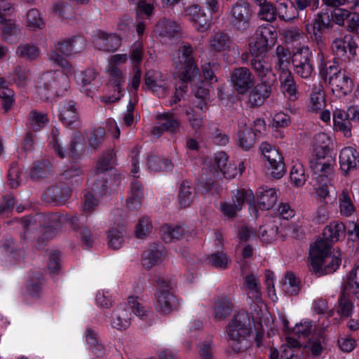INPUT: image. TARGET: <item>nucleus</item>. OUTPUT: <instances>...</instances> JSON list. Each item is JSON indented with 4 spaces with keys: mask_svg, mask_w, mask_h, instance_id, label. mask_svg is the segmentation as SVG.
I'll use <instances>...</instances> for the list:
<instances>
[{
    "mask_svg": "<svg viewBox=\"0 0 359 359\" xmlns=\"http://www.w3.org/2000/svg\"><path fill=\"white\" fill-rule=\"evenodd\" d=\"M158 118L162 122L161 126L155 127L152 131L154 136H159L164 130L171 133L176 132L180 126L179 121L172 115L168 113L161 114Z\"/></svg>",
    "mask_w": 359,
    "mask_h": 359,
    "instance_id": "cd10ccee",
    "label": "nucleus"
},
{
    "mask_svg": "<svg viewBox=\"0 0 359 359\" xmlns=\"http://www.w3.org/2000/svg\"><path fill=\"white\" fill-rule=\"evenodd\" d=\"M339 210L340 214L346 217H351L356 212L351 196L346 189L343 190L339 196Z\"/></svg>",
    "mask_w": 359,
    "mask_h": 359,
    "instance_id": "2f4dec72",
    "label": "nucleus"
},
{
    "mask_svg": "<svg viewBox=\"0 0 359 359\" xmlns=\"http://www.w3.org/2000/svg\"><path fill=\"white\" fill-rule=\"evenodd\" d=\"M262 151L265 159V165L270 175L274 178L283 177L285 174V167L278 151L265 144H262Z\"/></svg>",
    "mask_w": 359,
    "mask_h": 359,
    "instance_id": "9b49d317",
    "label": "nucleus"
},
{
    "mask_svg": "<svg viewBox=\"0 0 359 359\" xmlns=\"http://www.w3.org/2000/svg\"><path fill=\"white\" fill-rule=\"evenodd\" d=\"M332 143L330 136L325 133L316 134L313 139V154L317 156H330V145Z\"/></svg>",
    "mask_w": 359,
    "mask_h": 359,
    "instance_id": "c756f323",
    "label": "nucleus"
},
{
    "mask_svg": "<svg viewBox=\"0 0 359 359\" xmlns=\"http://www.w3.org/2000/svg\"><path fill=\"white\" fill-rule=\"evenodd\" d=\"M263 53L252 54L251 65L262 83L269 84L275 81L271 67Z\"/></svg>",
    "mask_w": 359,
    "mask_h": 359,
    "instance_id": "2eb2a0df",
    "label": "nucleus"
},
{
    "mask_svg": "<svg viewBox=\"0 0 359 359\" xmlns=\"http://www.w3.org/2000/svg\"><path fill=\"white\" fill-rule=\"evenodd\" d=\"M85 143L83 135L76 133L70 140V145L68 148L64 147L63 141L60 137L57 129H53L50 135V144L56 154L60 158H65L71 156L74 158L79 151L81 150Z\"/></svg>",
    "mask_w": 359,
    "mask_h": 359,
    "instance_id": "0eeeda50",
    "label": "nucleus"
},
{
    "mask_svg": "<svg viewBox=\"0 0 359 359\" xmlns=\"http://www.w3.org/2000/svg\"><path fill=\"white\" fill-rule=\"evenodd\" d=\"M121 40L116 34H108L102 31H97L93 35L94 46L99 50L113 51L121 46Z\"/></svg>",
    "mask_w": 359,
    "mask_h": 359,
    "instance_id": "aec40b11",
    "label": "nucleus"
},
{
    "mask_svg": "<svg viewBox=\"0 0 359 359\" xmlns=\"http://www.w3.org/2000/svg\"><path fill=\"white\" fill-rule=\"evenodd\" d=\"M142 198V184L138 181L133 182L130 192L126 201L127 207L131 210H137L141 205Z\"/></svg>",
    "mask_w": 359,
    "mask_h": 359,
    "instance_id": "f704fd0d",
    "label": "nucleus"
},
{
    "mask_svg": "<svg viewBox=\"0 0 359 359\" xmlns=\"http://www.w3.org/2000/svg\"><path fill=\"white\" fill-rule=\"evenodd\" d=\"M129 309L141 318L147 316L148 311L142 306L133 297H130L128 300Z\"/></svg>",
    "mask_w": 359,
    "mask_h": 359,
    "instance_id": "338daca9",
    "label": "nucleus"
},
{
    "mask_svg": "<svg viewBox=\"0 0 359 359\" xmlns=\"http://www.w3.org/2000/svg\"><path fill=\"white\" fill-rule=\"evenodd\" d=\"M228 156L224 152H220L215 155L213 161L210 167V172L215 175L219 172H222L228 165Z\"/></svg>",
    "mask_w": 359,
    "mask_h": 359,
    "instance_id": "5fc2aeb1",
    "label": "nucleus"
},
{
    "mask_svg": "<svg viewBox=\"0 0 359 359\" xmlns=\"http://www.w3.org/2000/svg\"><path fill=\"white\" fill-rule=\"evenodd\" d=\"M125 234L126 229L123 226L112 229L107 235L109 246L115 250L120 248L124 243Z\"/></svg>",
    "mask_w": 359,
    "mask_h": 359,
    "instance_id": "49530a36",
    "label": "nucleus"
},
{
    "mask_svg": "<svg viewBox=\"0 0 359 359\" xmlns=\"http://www.w3.org/2000/svg\"><path fill=\"white\" fill-rule=\"evenodd\" d=\"M83 46L84 41L81 38L76 37L64 40L58 43L56 50L50 54L49 59L55 65L62 67L64 74H71L74 72V67L60 53L69 56L79 52Z\"/></svg>",
    "mask_w": 359,
    "mask_h": 359,
    "instance_id": "423d86ee",
    "label": "nucleus"
},
{
    "mask_svg": "<svg viewBox=\"0 0 359 359\" xmlns=\"http://www.w3.org/2000/svg\"><path fill=\"white\" fill-rule=\"evenodd\" d=\"M60 120L67 125H71L77 120L78 115L73 102L65 103L60 108Z\"/></svg>",
    "mask_w": 359,
    "mask_h": 359,
    "instance_id": "79ce46f5",
    "label": "nucleus"
},
{
    "mask_svg": "<svg viewBox=\"0 0 359 359\" xmlns=\"http://www.w3.org/2000/svg\"><path fill=\"white\" fill-rule=\"evenodd\" d=\"M128 60L126 54H117L111 57L109 62L108 73L110 82L114 88V90L118 93L121 92V85L123 82L124 79L120 69L116 67L118 65L126 62Z\"/></svg>",
    "mask_w": 359,
    "mask_h": 359,
    "instance_id": "6ab92c4d",
    "label": "nucleus"
},
{
    "mask_svg": "<svg viewBox=\"0 0 359 359\" xmlns=\"http://www.w3.org/2000/svg\"><path fill=\"white\" fill-rule=\"evenodd\" d=\"M312 330V323L308 320H302L297 323L292 329V333L300 337H306Z\"/></svg>",
    "mask_w": 359,
    "mask_h": 359,
    "instance_id": "052dcab7",
    "label": "nucleus"
},
{
    "mask_svg": "<svg viewBox=\"0 0 359 359\" xmlns=\"http://www.w3.org/2000/svg\"><path fill=\"white\" fill-rule=\"evenodd\" d=\"M27 26L32 29H41L45 22L40 13L36 9H31L27 14Z\"/></svg>",
    "mask_w": 359,
    "mask_h": 359,
    "instance_id": "6e6d98bb",
    "label": "nucleus"
},
{
    "mask_svg": "<svg viewBox=\"0 0 359 359\" xmlns=\"http://www.w3.org/2000/svg\"><path fill=\"white\" fill-rule=\"evenodd\" d=\"M326 347V340L323 335L313 336L305 346L314 356H319Z\"/></svg>",
    "mask_w": 359,
    "mask_h": 359,
    "instance_id": "ea45409f",
    "label": "nucleus"
},
{
    "mask_svg": "<svg viewBox=\"0 0 359 359\" xmlns=\"http://www.w3.org/2000/svg\"><path fill=\"white\" fill-rule=\"evenodd\" d=\"M334 160L331 156L311 155L310 158V167L316 178L323 184L324 181L330 182L334 175Z\"/></svg>",
    "mask_w": 359,
    "mask_h": 359,
    "instance_id": "1a4fd4ad",
    "label": "nucleus"
},
{
    "mask_svg": "<svg viewBox=\"0 0 359 359\" xmlns=\"http://www.w3.org/2000/svg\"><path fill=\"white\" fill-rule=\"evenodd\" d=\"M311 268L318 276L336 271L341 264V253L339 250H331L327 241L319 239L315 241L310 249Z\"/></svg>",
    "mask_w": 359,
    "mask_h": 359,
    "instance_id": "f257e3e1",
    "label": "nucleus"
},
{
    "mask_svg": "<svg viewBox=\"0 0 359 359\" xmlns=\"http://www.w3.org/2000/svg\"><path fill=\"white\" fill-rule=\"evenodd\" d=\"M166 257V250L161 245L152 244L142 255V266L147 269L161 264Z\"/></svg>",
    "mask_w": 359,
    "mask_h": 359,
    "instance_id": "a211bd4d",
    "label": "nucleus"
},
{
    "mask_svg": "<svg viewBox=\"0 0 359 359\" xmlns=\"http://www.w3.org/2000/svg\"><path fill=\"white\" fill-rule=\"evenodd\" d=\"M256 134L250 126L243 125L240 126L238 134V144L243 149H250L256 141Z\"/></svg>",
    "mask_w": 359,
    "mask_h": 359,
    "instance_id": "7c9ffc66",
    "label": "nucleus"
},
{
    "mask_svg": "<svg viewBox=\"0 0 359 359\" xmlns=\"http://www.w3.org/2000/svg\"><path fill=\"white\" fill-rule=\"evenodd\" d=\"M271 93L270 85L262 83L255 86L250 93L246 102L250 107L259 106L269 97Z\"/></svg>",
    "mask_w": 359,
    "mask_h": 359,
    "instance_id": "393cba45",
    "label": "nucleus"
},
{
    "mask_svg": "<svg viewBox=\"0 0 359 359\" xmlns=\"http://www.w3.org/2000/svg\"><path fill=\"white\" fill-rule=\"evenodd\" d=\"M144 85L158 97H163L167 93L168 84L165 76L158 71L147 72L144 79Z\"/></svg>",
    "mask_w": 359,
    "mask_h": 359,
    "instance_id": "dca6fc26",
    "label": "nucleus"
},
{
    "mask_svg": "<svg viewBox=\"0 0 359 359\" xmlns=\"http://www.w3.org/2000/svg\"><path fill=\"white\" fill-rule=\"evenodd\" d=\"M327 28L328 22L325 20L323 15L321 14H318L312 25H306L307 32L309 34H313L316 39L320 38V36L318 35V33L325 31Z\"/></svg>",
    "mask_w": 359,
    "mask_h": 359,
    "instance_id": "603ef678",
    "label": "nucleus"
},
{
    "mask_svg": "<svg viewBox=\"0 0 359 359\" xmlns=\"http://www.w3.org/2000/svg\"><path fill=\"white\" fill-rule=\"evenodd\" d=\"M149 168L154 172L169 171L172 169V163L156 156H150L147 159Z\"/></svg>",
    "mask_w": 359,
    "mask_h": 359,
    "instance_id": "8fccbe9b",
    "label": "nucleus"
},
{
    "mask_svg": "<svg viewBox=\"0 0 359 359\" xmlns=\"http://www.w3.org/2000/svg\"><path fill=\"white\" fill-rule=\"evenodd\" d=\"M192 53L191 46H184L175 54V74L183 81H194L199 74Z\"/></svg>",
    "mask_w": 359,
    "mask_h": 359,
    "instance_id": "39448f33",
    "label": "nucleus"
},
{
    "mask_svg": "<svg viewBox=\"0 0 359 359\" xmlns=\"http://www.w3.org/2000/svg\"><path fill=\"white\" fill-rule=\"evenodd\" d=\"M340 168L345 174L356 169L359 166V154L352 147L343 148L339 154Z\"/></svg>",
    "mask_w": 359,
    "mask_h": 359,
    "instance_id": "412c9836",
    "label": "nucleus"
},
{
    "mask_svg": "<svg viewBox=\"0 0 359 359\" xmlns=\"http://www.w3.org/2000/svg\"><path fill=\"white\" fill-rule=\"evenodd\" d=\"M282 290L288 295H296L300 290V280L292 273H287L285 276Z\"/></svg>",
    "mask_w": 359,
    "mask_h": 359,
    "instance_id": "58836bf2",
    "label": "nucleus"
},
{
    "mask_svg": "<svg viewBox=\"0 0 359 359\" xmlns=\"http://www.w3.org/2000/svg\"><path fill=\"white\" fill-rule=\"evenodd\" d=\"M47 122L46 116L36 111H32L29 116V126L31 129L36 130L43 128Z\"/></svg>",
    "mask_w": 359,
    "mask_h": 359,
    "instance_id": "13d9d810",
    "label": "nucleus"
},
{
    "mask_svg": "<svg viewBox=\"0 0 359 359\" xmlns=\"http://www.w3.org/2000/svg\"><path fill=\"white\" fill-rule=\"evenodd\" d=\"M276 13L273 6L269 2L259 8L258 15L262 20L273 22L276 20Z\"/></svg>",
    "mask_w": 359,
    "mask_h": 359,
    "instance_id": "0e129e2a",
    "label": "nucleus"
},
{
    "mask_svg": "<svg viewBox=\"0 0 359 359\" xmlns=\"http://www.w3.org/2000/svg\"><path fill=\"white\" fill-rule=\"evenodd\" d=\"M276 14L281 20L291 21L297 15V11L292 2L284 1L277 5Z\"/></svg>",
    "mask_w": 359,
    "mask_h": 359,
    "instance_id": "e433bc0d",
    "label": "nucleus"
},
{
    "mask_svg": "<svg viewBox=\"0 0 359 359\" xmlns=\"http://www.w3.org/2000/svg\"><path fill=\"white\" fill-rule=\"evenodd\" d=\"M195 198L194 187L188 182H183L179 193V203L181 207L187 208L191 205Z\"/></svg>",
    "mask_w": 359,
    "mask_h": 359,
    "instance_id": "4c0bfd02",
    "label": "nucleus"
},
{
    "mask_svg": "<svg viewBox=\"0 0 359 359\" xmlns=\"http://www.w3.org/2000/svg\"><path fill=\"white\" fill-rule=\"evenodd\" d=\"M253 320L246 312L235 315L226 327L227 339L235 351L241 349L240 344L252 333Z\"/></svg>",
    "mask_w": 359,
    "mask_h": 359,
    "instance_id": "7ed1b4c3",
    "label": "nucleus"
},
{
    "mask_svg": "<svg viewBox=\"0 0 359 359\" xmlns=\"http://www.w3.org/2000/svg\"><path fill=\"white\" fill-rule=\"evenodd\" d=\"M325 98L320 86H315L310 95L309 108L313 112H317L324 108Z\"/></svg>",
    "mask_w": 359,
    "mask_h": 359,
    "instance_id": "c9c22d12",
    "label": "nucleus"
},
{
    "mask_svg": "<svg viewBox=\"0 0 359 359\" xmlns=\"http://www.w3.org/2000/svg\"><path fill=\"white\" fill-rule=\"evenodd\" d=\"M350 10L347 7L346 8H342L337 6L332 12V20L339 25H344L345 20H348V17L351 15V12Z\"/></svg>",
    "mask_w": 359,
    "mask_h": 359,
    "instance_id": "e2e57ef3",
    "label": "nucleus"
},
{
    "mask_svg": "<svg viewBox=\"0 0 359 359\" xmlns=\"http://www.w3.org/2000/svg\"><path fill=\"white\" fill-rule=\"evenodd\" d=\"M278 198V192L275 189H262L257 196V206L262 210H269L276 203Z\"/></svg>",
    "mask_w": 359,
    "mask_h": 359,
    "instance_id": "bb28decb",
    "label": "nucleus"
},
{
    "mask_svg": "<svg viewBox=\"0 0 359 359\" xmlns=\"http://www.w3.org/2000/svg\"><path fill=\"white\" fill-rule=\"evenodd\" d=\"M231 81L239 94H245L254 86L255 77L250 71L245 67L235 69L231 74Z\"/></svg>",
    "mask_w": 359,
    "mask_h": 359,
    "instance_id": "ddd939ff",
    "label": "nucleus"
},
{
    "mask_svg": "<svg viewBox=\"0 0 359 359\" xmlns=\"http://www.w3.org/2000/svg\"><path fill=\"white\" fill-rule=\"evenodd\" d=\"M345 225L340 222H333L327 225L323 232L325 239L332 242L339 241L345 236Z\"/></svg>",
    "mask_w": 359,
    "mask_h": 359,
    "instance_id": "72a5a7b5",
    "label": "nucleus"
},
{
    "mask_svg": "<svg viewBox=\"0 0 359 359\" xmlns=\"http://www.w3.org/2000/svg\"><path fill=\"white\" fill-rule=\"evenodd\" d=\"M155 32L159 36L171 37L178 32V26L175 22L163 20L156 25Z\"/></svg>",
    "mask_w": 359,
    "mask_h": 359,
    "instance_id": "a18cd8bd",
    "label": "nucleus"
},
{
    "mask_svg": "<svg viewBox=\"0 0 359 359\" xmlns=\"http://www.w3.org/2000/svg\"><path fill=\"white\" fill-rule=\"evenodd\" d=\"M334 129L341 132L345 137L351 136L352 123L346 111L336 109L333 112Z\"/></svg>",
    "mask_w": 359,
    "mask_h": 359,
    "instance_id": "b1692460",
    "label": "nucleus"
},
{
    "mask_svg": "<svg viewBox=\"0 0 359 359\" xmlns=\"http://www.w3.org/2000/svg\"><path fill=\"white\" fill-rule=\"evenodd\" d=\"M277 39L275 28L271 25L259 27L255 39L250 42L249 48L252 54L264 53L269 47L273 46Z\"/></svg>",
    "mask_w": 359,
    "mask_h": 359,
    "instance_id": "6e6552de",
    "label": "nucleus"
},
{
    "mask_svg": "<svg viewBox=\"0 0 359 359\" xmlns=\"http://www.w3.org/2000/svg\"><path fill=\"white\" fill-rule=\"evenodd\" d=\"M130 311L126 306L121 305L116 309L112 314L111 324L117 330H126L130 325Z\"/></svg>",
    "mask_w": 359,
    "mask_h": 359,
    "instance_id": "a878e982",
    "label": "nucleus"
},
{
    "mask_svg": "<svg viewBox=\"0 0 359 359\" xmlns=\"http://www.w3.org/2000/svg\"><path fill=\"white\" fill-rule=\"evenodd\" d=\"M232 309V304L226 298L218 299L215 303V318L222 320L228 316Z\"/></svg>",
    "mask_w": 359,
    "mask_h": 359,
    "instance_id": "09e8293b",
    "label": "nucleus"
},
{
    "mask_svg": "<svg viewBox=\"0 0 359 359\" xmlns=\"http://www.w3.org/2000/svg\"><path fill=\"white\" fill-rule=\"evenodd\" d=\"M154 304L156 311L163 316L170 314L179 307V301L177 297L166 290L157 293Z\"/></svg>",
    "mask_w": 359,
    "mask_h": 359,
    "instance_id": "4468645a",
    "label": "nucleus"
},
{
    "mask_svg": "<svg viewBox=\"0 0 359 359\" xmlns=\"http://www.w3.org/2000/svg\"><path fill=\"white\" fill-rule=\"evenodd\" d=\"M231 43L229 36L222 32L215 34L210 41V48L216 52L228 49L230 48Z\"/></svg>",
    "mask_w": 359,
    "mask_h": 359,
    "instance_id": "37998d69",
    "label": "nucleus"
},
{
    "mask_svg": "<svg viewBox=\"0 0 359 359\" xmlns=\"http://www.w3.org/2000/svg\"><path fill=\"white\" fill-rule=\"evenodd\" d=\"M259 287V281L256 276L250 275L245 278L244 289L248 298L262 311L266 306L261 298Z\"/></svg>",
    "mask_w": 359,
    "mask_h": 359,
    "instance_id": "5701e85b",
    "label": "nucleus"
},
{
    "mask_svg": "<svg viewBox=\"0 0 359 359\" xmlns=\"http://www.w3.org/2000/svg\"><path fill=\"white\" fill-rule=\"evenodd\" d=\"M10 9L9 4L5 0H0V23L2 25V35L8 43H15L19 39V32L11 20L6 19L7 12Z\"/></svg>",
    "mask_w": 359,
    "mask_h": 359,
    "instance_id": "f8f14e48",
    "label": "nucleus"
},
{
    "mask_svg": "<svg viewBox=\"0 0 359 359\" xmlns=\"http://www.w3.org/2000/svg\"><path fill=\"white\" fill-rule=\"evenodd\" d=\"M251 16L250 11L245 2L236 4L231 11L230 21L238 29L248 27Z\"/></svg>",
    "mask_w": 359,
    "mask_h": 359,
    "instance_id": "f3484780",
    "label": "nucleus"
},
{
    "mask_svg": "<svg viewBox=\"0 0 359 359\" xmlns=\"http://www.w3.org/2000/svg\"><path fill=\"white\" fill-rule=\"evenodd\" d=\"M187 15L199 32H203L210 27V22L206 15L198 6L189 8Z\"/></svg>",
    "mask_w": 359,
    "mask_h": 359,
    "instance_id": "c85d7f7f",
    "label": "nucleus"
},
{
    "mask_svg": "<svg viewBox=\"0 0 359 359\" xmlns=\"http://www.w3.org/2000/svg\"><path fill=\"white\" fill-rule=\"evenodd\" d=\"M290 180L297 187L303 186L306 180L304 168L301 163H295L290 171Z\"/></svg>",
    "mask_w": 359,
    "mask_h": 359,
    "instance_id": "3c124183",
    "label": "nucleus"
},
{
    "mask_svg": "<svg viewBox=\"0 0 359 359\" xmlns=\"http://www.w3.org/2000/svg\"><path fill=\"white\" fill-rule=\"evenodd\" d=\"M42 278V275L39 272L33 273L30 278L28 290L33 297L37 296L41 290L40 285Z\"/></svg>",
    "mask_w": 359,
    "mask_h": 359,
    "instance_id": "69168bd1",
    "label": "nucleus"
},
{
    "mask_svg": "<svg viewBox=\"0 0 359 359\" xmlns=\"http://www.w3.org/2000/svg\"><path fill=\"white\" fill-rule=\"evenodd\" d=\"M95 304L101 309H107L111 306L112 301L107 292L98 291L95 297Z\"/></svg>",
    "mask_w": 359,
    "mask_h": 359,
    "instance_id": "774afa93",
    "label": "nucleus"
},
{
    "mask_svg": "<svg viewBox=\"0 0 359 359\" xmlns=\"http://www.w3.org/2000/svg\"><path fill=\"white\" fill-rule=\"evenodd\" d=\"M17 54L22 57L34 60L39 55V50L34 46L23 44L18 46Z\"/></svg>",
    "mask_w": 359,
    "mask_h": 359,
    "instance_id": "bf43d9fd",
    "label": "nucleus"
},
{
    "mask_svg": "<svg viewBox=\"0 0 359 359\" xmlns=\"http://www.w3.org/2000/svg\"><path fill=\"white\" fill-rule=\"evenodd\" d=\"M152 224L147 217H142L139 219L135 226V236L140 239L147 238L151 232Z\"/></svg>",
    "mask_w": 359,
    "mask_h": 359,
    "instance_id": "864d4df0",
    "label": "nucleus"
},
{
    "mask_svg": "<svg viewBox=\"0 0 359 359\" xmlns=\"http://www.w3.org/2000/svg\"><path fill=\"white\" fill-rule=\"evenodd\" d=\"M320 74L325 81H328L332 93L336 96H345L352 90L351 79L344 71L338 69L336 66L321 64Z\"/></svg>",
    "mask_w": 359,
    "mask_h": 359,
    "instance_id": "20e7f679",
    "label": "nucleus"
},
{
    "mask_svg": "<svg viewBox=\"0 0 359 359\" xmlns=\"http://www.w3.org/2000/svg\"><path fill=\"white\" fill-rule=\"evenodd\" d=\"M280 82V88L283 93L290 100L297 99V89L294 76L290 70L283 69L277 72Z\"/></svg>",
    "mask_w": 359,
    "mask_h": 359,
    "instance_id": "4be33fe9",
    "label": "nucleus"
},
{
    "mask_svg": "<svg viewBox=\"0 0 359 359\" xmlns=\"http://www.w3.org/2000/svg\"><path fill=\"white\" fill-rule=\"evenodd\" d=\"M259 236L266 243H271L278 237V227L276 225H266L260 228Z\"/></svg>",
    "mask_w": 359,
    "mask_h": 359,
    "instance_id": "4d7b16f0",
    "label": "nucleus"
},
{
    "mask_svg": "<svg viewBox=\"0 0 359 359\" xmlns=\"http://www.w3.org/2000/svg\"><path fill=\"white\" fill-rule=\"evenodd\" d=\"M74 77L76 82L81 86V90L89 95L90 93L95 90V80L96 73L93 69H88L85 71L74 72L71 74H62L57 72H46L41 77V82L44 88L53 90L57 88L61 84L65 86L68 83L69 77Z\"/></svg>",
    "mask_w": 359,
    "mask_h": 359,
    "instance_id": "f03ea898",
    "label": "nucleus"
},
{
    "mask_svg": "<svg viewBox=\"0 0 359 359\" xmlns=\"http://www.w3.org/2000/svg\"><path fill=\"white\" fill-rule=\"evenodd\" d=\"M253 193L250 189H236L232 191V202L236 209L241 211L246 203H249L250 209L252 208Z\"/></svg>",
    "mask_w": 359,
    "mask_h": 359,
    "instance_id": "473e14b6",
    "label": "nucleus"
},
{
    "mask_svg": "<svg viewBox=\"0 0 359 359\" xmlns=\"http://www.w3.org/2000/svg\"><path fill=\"white\" fill-rule=\"evenodd\" d=\"M184 230L182 226L164 225L161 229V234L162 239L170 243L175 240H177L182 236Z\"/></svg>",
    "mask_w": 359,
    "mask_h": 359,
    "instance_id": "c03bdc74",
    "label": "nucleus"
},
{
    "mask_svg": "<svg viewBox=\"0 0 359 359\" xmlns=\"http://www.w3.org/2000/svg\"><path fill=\"white\" fill-rule=\"evenodd\" d=\"M209 260L212 266L220 269H226L229 262L226 255L222 252L212 254L209 257Z\"/></svg>",
    "mask_w": 359,
    "mask_h": 359,
    "instance_id": "680f3d73",
    "label": "nucleus"
},
{
    "mask_svg": "<svg viewBox=\"0 0 359 359\" xmlns=\"http://www.w3.org/2000/svg\"><path fill=\"white\" fill-rule=\"evenodd\" d=\"M344 290L359 298V266L354 267L351 271L344 286Z\"/></svg>",
    "mask_w": 359,
    "mask_h": 359,
    "instance_id": "a19ab883",
    "label": "nucleus"
},
{
    "mask_svg": "<svg viewBox=\"0 0 359 359\" xmlns=\"http://www.w3.org/2000/svg\"><path fill=\"white\" fill-rule=\"evenodd\" d=\"M277 61L276 62V72H281L283 69L289 70L290 62V54L284 47L278 46L276 50Z\"/></svg>",
    "mask_w": 359,
    "mask_h": 359,
    "instance_id": "de8ad7c7",
    "label": "nucleus"
},
{
    "mask_svg": "<svg viewBox=\"0 0 359 359\" xmlns=\"http://www.w3.org/2000/svg\"><path fill=\"white\" fill-rule=\"evenodd\" d=\"M312 54L306 46L297 48L292 56V62L297 74L303 79L309 78L313 72Z\"/></svg>",
    "mask_w": 359,
    "mask_h": 359,
    "instance_id": "9d476101",
    "label": "nucleus"
}]
</instances>
